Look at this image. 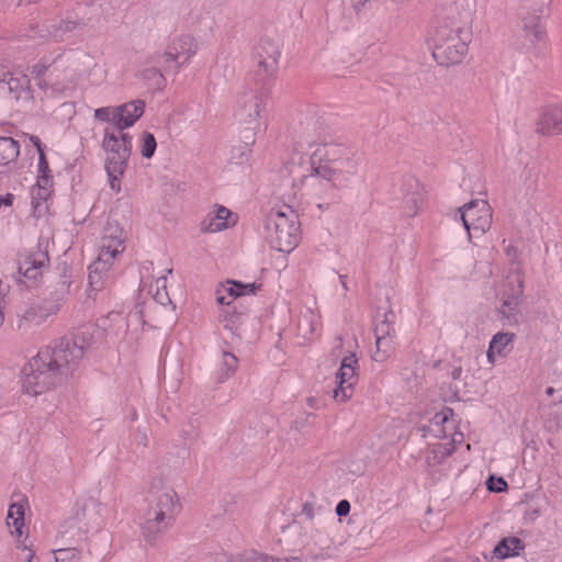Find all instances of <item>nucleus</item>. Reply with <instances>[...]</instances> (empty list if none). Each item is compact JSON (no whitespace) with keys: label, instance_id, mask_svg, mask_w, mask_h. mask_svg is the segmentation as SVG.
Wrapping results in <instances>:
<instances>
[{"label":"nucleus","instance_id":"72a5a7b5","mask_svg":"<svg viewBox=\"0 0 562 562\" xmlns=\"http://www.w3.org/2000/svg\"><path fill=\"white\" fill-rule=\"evenodd\" d=\"M7 525L12 535L22 536V528L24 527V507L21 504H12L8 510Z\"/></svg>","mask_w":562,"mask_h":562},{"label":"nucleus","instance_id":"680f3d73","mask_svg":"<svg viewBox=\"0 0 562 562\" xmlns=\"http://www.w3.org/2000/svg\"><path fill=\"white\" fill-rule=\"evenodd\" d=\"M31 142L34 144V146L37 148V151L40 153V148H42L41 140L37 136L32 135L30 137Z\"/></svg>","mask_w":562,"mask_h":562},{"label":"nucleus","instance_id":"bf43d9fd","mask_svg":"<svg viewBox=\"0 0 562 562\" xmlns=\"http://www.w3.org/2000/svg\"><path fill=\"white\" fill-rule=\"evenodd\" d=\"M461 375H462V368L461 367H456L452 369V371L450 372V376L452 380L457 381V380H460L461 379Z\"/></svg>","mask_w":562,"mask_h":562},{"label":"nucleus","instance_id":"a18cd8bd","mask_svg":"<svg viewBox=\"0 0 562 562\" xmlns=\"http://www.w3.org/2000/svg\"><path fill=\"white\" fill-rule=\"evenodd\" d=\"M233 286L229 288V294L231 295H234V296H239L241 294L245 293V291L247 290L248 292H254L255 290V284L254 283H248V284H243L240 282H232Z\"/></svg>","mask_w":562,"mask_h":562},{"label":"nucleus","instance_id":"39448f33","mask_svg":"<svg viewBox=\"0 0 562 562\" xmlns=\"http://www.w3.org/2000/svg\"><path fill=\"white\" fill-rule=\"evenodd\" d=\"M299 216L293 209L284 205L271 210L266 221V238L279 251L290 252L299 244Z\"/></svg>","mask_w":562,"mask_h":562},{"label":"nucleus","instance_id":"603ef678","mask_svg":"<svg viewBox=\"0 0 562 562\" xmlns=\"http://www.w3.org/2000/svg\"><path fill=\"white\" fill-rule=\"evenodd\" d=\"M350 512V503L346 499L340 501L336 506V514L338 516H347Z\"/></svg>","mask_w":562,"mask_h":562},{"label":"nucleus","instance_id":"6ab92c4d","mask_svg":"<svg viewBox=\"0 0 562 562\" xmlns=\"http://www.w3.org/2000/svg\"><path fill=\"white\" fill-rule=\"evenodd\" d=\"M403 212L408 217L418 214L424 205L425 191L416 179H408L404 184Z\"/></svg>","mask_w":562,"mask_h":562},{"label":"nucleus","instance_id":"20e7f679","mask_svg":"<svg viewBox=\"0 0 562 562\" xmlns=\"http://www.w3.org/2000/svg\"><path fill=\"white\" fill-rule=\"evenodd\" d=\"M124 244V229L117 223L109 222L101 237L98 258L89 266L91 291H100L109 281V271L115 258L125 249Z\"/></svg>","mask_w":562,"mask_h":562},{"label":"nucleus","instance_id":"49530a36","mask_svg":"<svg viewBox=\"0 0 562 562\" xmlns=\"http://www.w3.org/2000/svg\"><path fill=\"white\" fill-rule=\"evenodd\" d=\"M16 548L21 551L22 559L25 562H38L34 550L24 542L18 543Z\"/></svg>","mask_w":562,"mask_h":562},{"label":"nucleus","instance_id":"052dcab7","mask_svg":"<svg viewBox=\"0 0 562 562\" xmlns=\"http://www.w3.org/2000/svg\"><path fill=\"white\" fill-rule=\"evenodd\" d=\"M372 0H351V4L356 10H359L364 5L366 2H371Z\"/></svg>","mask_w":562,"mask_h":562},{"label":"nucleus","instance_id":"a19ab883","mask_svg":"<svg viewBox=\"0 0 562 562\" xmlns=\"http://www.w3.org/2000/svg\"><path fill=\"white\" fill-rule=\"evenodd\" d=\"M56 347L58 349H63L65 352V358L68 360V362L74 366L76 364L79 360L82 359V352L80 351L79 348L77 347H74L71 344H70V340L68 338H64L61 339L57 345Z\"/></svg>","mask_w":562,"mask_h":562},{"label":"nucleus","instance_id":"ddd939ff","mask_svg":"<svg viewBox=\"0 0 562 562\" xmlns=\"http://www.w3.org/2000/svg\"><path fill=\"white\" fill-rule=\"evenodd\" d=\"M252 56L260 74L273 76L277 72L281 50L276 41L268 37L260 38L254 47Z\"/></svg>","mask_w":562,"mask_h":562},{"label":"nucleus","instance_id":"412c9836","mask_svg":"<svg viewBox=\"0 0 562 562\" xmlns=\"http://www.w3.org/2000/svg\"><path fill=\"white\" fill-rule=\"evenodd\" d=\"M509 291L503 294V303L499 312L506 318H510L517 311L519 297L522 295V280L518 274H512L507 278Z\"/></svg>","mask_w":562,"mask_h":562},{"label":"nucleus","instance_id":"7ed1b4c3","mask_svg":"<svg viewBox=\"0 0 562 562\" xmlns=\"http://www.w3.org/2000/svg\"><path fill=\"white\" fill-rule=\"evenodd\" d=\"M471 38L470 25L456 24L454 21L440 22L430 36L434 59L441 66L461 63Z\"/></svg>","mask_w":562,"mask_h":562},{"label":"nucleus","instance_id":"0eeeda50","mask_svg":"<svg viewBox=\"0 0 562 562\" xmlns=\"http://www.w3.org/2000/svg\"><path fill=\"white\" fill-rule=\"evenodd\" d=\"M45 360H48L47 355L40 356L37 353L23 369L22 387L31 396L41 395L56 387L63 381L56 373V368L52 369Z\"/></svg>","mask_w":562,"mask_h":562},{"label":"nucleus","instance_id":"a211bd4d","mask_svg":"<svg viewBox=\"0 0 562 562\" xmlns=\"http://www.w3.org/2000/svg\"><path fill=\"white\" fill-rule=\"evenodd\" d=\"M536 131L540 135L555 136L562 134V104L544 108L536 123Z\"/></svg>","mask_w":562,"mask_h":562},{"label":"nucleus","instance_id":"c03bdc74","mask_svg":"<svg viewBox=\"0 0 562 562\" xmlns=\"http://www.w3.org/2000/svg\"><path fill=\"white\" fill-rule=\"evenodd\" d=\"M117 106L99 108L94 111V117L102 122H111L116 126Z\"/></svg>","mask_w":562,"mask_h":562},{"label":"nucleus","instance_id":"f8f14e48","mask_svg":"<svg viewBox=\"0 0 562 562\" xmlns=\"http://www.w3.org/2000/svg\"><path fill=\"white\" fill-rule=\"evenodd\" d=\"M358 358L355 353L346 356L336 374L337 387L334 390V398L345 403L352 397L353 386L358 380Z\"/></svg>","mask_w":562,"mask_h":562},{"label":"nucleus","instance_id":"ea45409f","mask_svg":"<svg viewBox=\"0 0 562 562\" xmlns=\"http://www.w3.org/2000/svg\"><path fill=\"white\" fill-rule=\"evenodd\" d=\"M27 80L25 77H13L10 76L8 79H4L0 82L1 89H8L9 92L13 93L15 99H19L21 93L24 91L26 87Z\"/></svg>","mask_w":562,"mask_h":562},{"label":"nucleus","instance_id":"5fc2aeb1","mask_svg":"<svg viewBox=\"0 0 562 562\" xmlns=\"http://www.w3.org/2000/svg\"><path fill=\"white\" fill-rule=\"evenodd\" d=\"M14 195L12 193H7L3 196H0V206L5 210H9L13 203Z\"/></svg>","mask_w":562,"mask_h":562},{"label":"nucleus","instance_id":"1a4fd4ad","mask_svg":"<svg viewBox=\"0 0 562 562\" xmlns=\"http://www.w3.org/2000/svg\"><path fill=\"white\" fill-rule=\"evenodd\" d=\"M49 262L48 241L42 240L36 246L25 249L18 257V274L19 281L23 279L35 281L41 278Z\"/></svg>","mask_w":562,"mask_h":562},{"label":"nucleus","instance_id":"864d4df0","mask_svg":"<svg viewBox=\"0 0 562 562\" xmlns=\"http://www.w3.org/2000/svg\"><path fill=\"white\" fill-rule=\"evenodd\" d=\"M448 422V415L445 412L437 413L434 418L431 419V427L436 426L439 427L441 424H445Z\"/></svg>","mask_w":562,"mask_h":562},{"label":"nucleus","instance_id":"f704fd0d","mask_svg":"<svg viewBox=\"0 0 562 562\" xmlns=\"http://www.w3.org/2000/svg\"><path fill=\"white\" fill-rule=\"evenodd\" d=\"M524 549L522 541L517 537H509L503 539L494 549V554L498 558H506L509 555L518 554V551Z\"/></svg>","mask_w":562,"mask_h":562},{"label":"nucleus","instance_id":"2f4dec72","mask_svg":"<svg viewBox=\"0 0 562 562\" xmlns=\"http://www.w3.org/2000/svg\"><path fill=\"white\" fill-rule=\"evenodd\" d=\"M97 329L93 326H85L79 328L71 338H68L70 340V344L74 347H77L82 352V357L85 356L86 351L94 344V333Z\"/></svg>","mask_w":562,"mask_h":562},{"label":"nucleus","instance_id":"f3484780","mask_svg":"<svg viewBox=\"0 0 562 562\" xmlns=\"http://www.w3.org/2000/svg\"><path fill=\"white\" fill-rule=\"evenodd\" d=\"M475 4V0H442L441 5L447 13L443 21H454L456 24L471 26Z\"/></svg>","mask_w":562,"mask_h":562},{"label":"nucleus","instance_id":"7c9ffc66","mask_svg":"<svg viewBox=\"0 0 562 562\" xmlns=\"http://www.w3.org/2000/svg\"><path fill=\"white\" fill-rule=\"evenodd\" d=\"M522 30L531 43H538L544 38L546 32L539 15L527 14L522 18Z\"/></svg>","mask_w":562,"mask_h":562},{"label":"nucleus","instance_id":"338daca9","mask_svg":"<svg viewBox=\"0 0 562 562\" xmlns=\"http://www.w3.org/2000/svg\"><path fill=\"white\" fill-rule=\"evenodd\" d=\"M234 562H250V560H249V558H246V559L236 560Z\"/></svg>","mask_w":562,"mask_h":562},{"label":"nucleus","instance_id":"bb28decb","mask_svg":"<svg viewBox=\"0 0 562 562\" xmlns=\"http://www.w3.org/2000/svg\"><path fill=\"white\" fill-rule=\"evenodd\" d=\"M49 183V177H38L36 186L32 189V206L37 216L47 211L46 201L50 194Z\"/></svg>","mask_w":562,"mask_h":562},{"label":"nucleus","instance_id":"de8ad7c7","mask_svg":"<svg viewBox=\"0 0 562 562\" xmlns=\"http://www.w3.org/2000/svg\"><path fill=\"white\" fill-rule=\"evenodd\" d=\"M38 156H40L38 157V172H40L38 177H49L48 176V172H49L48 162L46 160L43 148H40Z\"/></svg>","mask_w":562,"mask_h":562},{"label":"nucleus","instance_id":"3c124183","mask_svg":"<svg viewBox=\"0 0 562 562\" xmlns=\"http://www.w3.org/2000/svg\"><path fill=\"white\" fill-rule=\"evenodd\" d=\"M507 483L504 481V479L498 477L496 485L493 484V477H490L487 480V488L492 492H503L506 490Z\"/></svg>","mask_w":562,"mask_h":562},{"label":"nucleus","instance_id":"58836bf2","mask_svg":"<svg viewBox=\"0 0 562 562\" xmlns=\"http://www.w3.org/2000/svg\"><path fill=\"white\" fill-rule=\"evenodd\" d=\"M69 284H70V282L66 279H61L60 281H58L55 284L54 290H52L49 292L48 299L45 303L46 304H58V307H59L60 304L67 297Z\"/></svg>","mask_w":562,"mask_h":562},{"label":"nucleus","instance_id":"c9c22d12","mask_svg":"<svg viewBox=\"0 0 562 562\" xmlns=\"http://www.w3.org/2000/svg\"><path fill=\"white\" fill-rule=\"evenodd\" d=\"M237 366V357L228 351H223L218 369V381L224 382L229 379L235 373Z\"/></svg>","mask_w":562,"mask_h":562},{"label":"nucleus","instance_id":"69168bd1","mask_svg":"<svg viewBox=\"0 0 562 562\" xmlns=\"http://www.w3.org/2000/svg\"><path fill=\"white\" fill-rule=\"evenodd\" d=\"M42 562H58V561L55 560L52 554H49Z\"/></svg>","mask_w":562,"mask_h":562},{"label":"nucleus","instance_id":"dca6fc26","mask_svg":"<svg viewBox=\"0 0 562 562\" xmlns=\"http://www.w3.org/2000/svg\"><path fill=\"white\" fill-rule=\"evenodd\" d=\"M173 519L175 517L149 506L142 524L143 537L149 543L155 542L171 526Z\"/></svg>","mask_w":562,"mask_h":562},{"label":"nucleus","instance_id":"473e14b6","mask_svg":"<svg viewBox=\"0 0 562 562\" xmlns=\"http://www.w3.org/2000/svg\"><path fill=\"white\" fill-rule=\"evenodd\" d=\"M20 154L19 143L11 137H0V165L15 162Z\"/></svg>","mask_w":562,"mask_h":562},{"label":"nucleus","instance_id":"e433bc0d","mask_svg":"<svg viewBox=\"0 0 562 562\" xmlns=\"http://www.w3.org/2000/svg\"><path fill=\"white\" fill-rule=\"evenodd\" d=\"M395 349V338H375V351L372 358L376 362H384Z\"/></svg>","mask_w":562,"mask_h":562},{"label":"nucleus","instance_id":"6e6552de","mask_svg":"<svg viewBox=\"0 0 562 562\" xmlns=\"http://www.w3.org/2000/svg\"><path fill=\"white\" fill-rule=\"evenodd\" d=\"M268 95L260 90H248L241 93L237 102L235 117L246 132L255 135L265 124Z\"/></svg>","mask_w":562,"mask_h":562},{"label":"nucleus","instance_id":"c85d7f7f","mask_svg":"<svg viewBox=\"0 0 562 562\" xmlns=\"http://www.w3.org/2000/svg\"><path fill=\"white\" fill-rule=\"evenodd\" d=\"M65 351L63 349H58L56 346L54 348H46L38 352L40 356L47 355L48 360L45 362L52 368L55 369L56 373L63 379V376H67L69 373V369L71 364L65 358Z\"/></svg>","mask_w":562,"mask_h":562},{"label":"nucleus","instance_id":"9d476101","mask_svg":"<svg viewBox=\"0 0 562 562\" xmlns=\"http://www.w3.org/2000/svg\"><path fill=\"white\" fill-rule=\"evenodd\" d=\"M458 212L470 241L473 235L481 236L492 226V207L485 200H473L461 206Z\"/></svg>","mask_w":562,"mask_h":562},{"label":"nucleus","instance_id":"393cba45","mask_svg":"<svg viewBox=\"0 0 562 562\" xmlns=\"http://www.w3.org/2000/svg\"><path fill=\"white\" fill-rule=\"evenodd\" d=\"M81 26L79 21L72 20H59V21H49L45 24V34L41 36L44 38H52L56 42L64 41L65 37L75 32Z\"/></svg>","mask_w":562,"mask_h":562},{"label":"nucleus","instance_id":"aec40b11","mask_svg":"<svg viewBox=\"0 0 562 562\" xmlns=\"http://www.w3.org/2000/svg\"><path fill=\"white\" fill-rule=\"evenodd\" d=\"M85 513L81 515L77 514L75 517H70L65 520L58 530V538L63 543H76L85 539L89 528L88 524L83 520Z\"/></svg>","mask_w":562,"mask_h":562},{"label":"nucleus","instance_id":"774afa93","mask_svg":"<svg viewBox=\"0 0 562 562\" xmlns=\"http://www.w3.org/2000/svg\"><path fill=\"white\" fill-rule=\"evenodd\" d=\"M308 404H310V406H313L314 405V398H312V397L308 398Z\"/></svg>","mask_w":562,"mask_h":562},{"label":"nucleus","instance_id":"e2e57ef3","mask_svg":"<svg viewBox=\"0 0 562 562\" xmlns=\"http://www.w3.org/2000/svg\"><path fill=\"white\" fill-rule=\"evenodd\" d=\"M278 562H304L302 559L300 558H289V559H279Z\"/></svg>","mask_w":562,"mask_h":562},{"label":"nucleus","instance_id":"0e129e2a","mask_svg":"<svg viewBox=\"0 0 562 562\" xmlns=\"http://www.w3.org/2000/svg\"><path fill=\"white\" fill-rule=\"evenodd\" d=\"M554 392H555V390H554V387H552V386H549V387L546 390V394H547L548 396H552V395L554 394Z\"/></svg>","mask_w":562,"mask_h":562},{"label":"nucleus","instance_id":"4468645a","mask_svg":"<svg viewBox=\"0 0 562 562\" xmlns=\"http://www.w3.org/2000/svg\"><path fill=\"white\" fill-rule=\"evenodd\" d=\"M302 516L305 517L306 521L299 522L301 529L304 531L302 533L301 544L303 549L306 551V560L312 561H323L327 559V555L324 551H314L313 546L317 543V538L321 532L314 528L313 519H314V507L312 504L306 503L302 508Z\"/></svg>","mask_w":562,"mask_h":562},{"label":"nucleus","instance_id":"5701e85b","mask_svg":"<svg viewBox=\"0 0 562 562\" xmlns=\"http://www.w3.org/2000/svg\"><path fill=\"white\" fill-rule=\"evenodd\" d=\"M150 507L175 517L179 508V499L171 487H164L153 495Z\"/></svg>","mask_w":562,"mask_h":562},{"label":"nucleus","instance_id":"79ce46f5","mask_svg":"<svg viewBox=\"0 0 562 562\" xmlns=\"http://www.w3.org/2000/svg\"><path fill=\"white\" fill-rule=\"evenodd\" d=\"M50 554L58 562H75L79 559V551L75 547L54 549Z\"/></svg>","mask_w":562,"mask_h":562},{"label":"nucleus","instance_id":"2eb2a0df","mask_svg":"<svg viewBox=\"0 0 562 562\" xmlns=\"http://www.w3.org/2000/svg\"><path fill=\"white\" fill-rule=\"evenodd\" d=\"M183 21L199 34H212L216 27L213 12L204 4L194 3L183 15Z\"/></svg>","mask_w":562,"mask_h":562},{"label":"nucleus","instance_id":"4be33fe9","mask_svg":"<svg viewBox=\"0 0 562 562\" xmlns=\"http://www.w3.org/2000/svg\"><path fill=\"white\" fill-rule=\"evenodd\" d=\"M145 103L142 100H135L117 106L116 127L119 132L128 128L143 115Z\"/></svg>","mask_w":562,"mask_h":562},{"label":"nucleus","instance_id":"9b49d317","mask_svg":"<svg viewBox=\"0 0 562 562\" xmlns=\"http://www.w3.org/2000/svg\"><path fill=\"white\" fill-rule=\"evenodd\" d=\"M199 50L196 38L189 33H182L168 43L165 52L160 56L166 65H176L180 68L187 65Z\"/></svg>","mask_w":562,"mask_h":562},{"label":"nucleus","instance_id":"a878e982","mask_svg":"<svg viewBox=\"0 0 562 562\" xmlns=\"http://www.w3.org/2000/svg\"><path fill=\"white\" fill-rule=\"evenodd\" d=\"M58 304H37L32 305L26 308L23 314L20 327L31 326V325H40L42 324L49 315L57 313Z\"/></svg>","mask_w":562,"mask_h":562},{"label":"nucleus","instance_id":"423d86ee","mask_svg":"<svg viewBox=\"0 0 562 562\" xmlns=\"http://www.w3.org/2000/svg\"><path fill=\"white\" fill-rule=\"evenodd\" d=\"M105 170L112 190L120 191V178L124 175L132 151V138L126 133L105 130L103 138Z\"/></svg>","mask_w":562,"mask_h":562},{"label":"nucleus","instance_id":"f03ea898","mask_svg":"<svg viewBox=\"0 0 562 562\" xmlns=\"http://www.w3.org/2000/svg\"><path fill=\"white\" fill-rule=\"evenodd\" d=\"M83 54L76 49H64L55 57H44L32 67L41 89L64 92L69 89L81 65Z\"/></svg>","mask_w":562,"mask_h":562},{"label":"nucleus","instance_id":"cd10ccee","mask_svg":"<svg viewBox=\"0 0 562 562\" xmlns=\"http://www.w3.org/2000/svg\"><path fill=\"white\" fill-rule=\"evenodd\" d=\"M232 212L225 206H218L214 213H210L202 222V231L205 233H216L226 229L229 226Z\"/></svg>","mask_w":562,"mask_h":562},{"label":"nucleus","instance_id":"4d7b16f0","mask_svg":"<svg viewBox=\"0 0 562 562\" xmlns=\"http://www.w3.org/2000/svg\"><path fill=\"white\" fill-rule=\"evenodd\" d=\"M505 254L507 257H509L512 260H515L518 256V250L515 246L508 245L505 247Z\"/></svg>","mask_w":562,"mask_h":562},{"label":"nucleus","instance_id":"b1692460","mask_svg":"<svg viewBox=\"0 0 562 562\" xmlns=\"http://www.w3.org/2000/svg\"><path fill=\"white\" fill-rule=\"evenodd\" d=\"M514 338L515 334L505 331H499L493 336L486 352L487 360L491 364L496 362L497 357L504 358L507 356L510 350L509 346L514 341Z\"/></svg>","mask_w":562,"mask_h":562},{"label":"nucleus","instance_id":"f257e3e1","mask_svg":"<svg viewBox=\"0 0 562 562\" xmlns=\"http://www.w3.org/2000/svg\"><path fill=\"white\" fill-rule=\"evenodd\" d=\"M322 126H319V130ZM319 146L311 157V170L304 182L313 187L319 198H329L356 172L351 148L344 142L329 140L318 128Z\"/></svg>","mask_w":562,"mask_h":562},{"label":"nucleus","instance_id":"6e6d98bb","mask_svg":"<svg viewBox=\"0 0 562 562\" xmlns=\"http://www.w3.org/2000/svg\"><path fill=\"white\" fill-rule=\"evenodd\" d=\"M250 562H278L279 559L268 555H255L249 557Z\"/></svg>","mask_w":562,"mask_h":562},{"label":"nucleus","instance_id":"37998d69","mask_svg":"<svg viewBox=\"0 0 562 562\" xmlns=\"http://www.w3.org/2000/svg\"><path fill=\"white\" fill-rule=\"evenodd\" d=\"M157 147V143L155 139V136L149 133L145 132L143 134V143L140 147V154L144 158H151Z\"/></svg>","mask_w":562,"mask_h":562},{"label":"nucleus","instance_id":"c756f323","mask_svg":"<svg viewBox=\"0 0 562 562\" xmlns=\"http://www.w3.org/2000/svg\"><path fill=\"white\" fill-rule=\"evenodd\" d=\"M458 437L461 438L462 435L458 434ZM460 441L461 439H457L454 437L451 441L435 445L426 457V463L429 467H436L440 464L446 458L452 454V452L456 450V443Z\"/></svg>","mask_w":562,"mask_h":562},{"label":"nucleus","instance_id":"13d9d810","mask_svg":"<svg viewBox=\"0 0 562 562\" xmlns=\"http://www.w3.org/2000/svg\"><path fill=\"white\" fill-rule=\"evenodd\" d=\"M156 289L167 290V277L161 276L155 281Z\"/></svg>","mask_w":562,"mask_h":562},{"label":"nucleus","instance_id":"09e8293b","mask_svg":"<svg viewBox=\"0 0 562 562\" xmlns=\"http://www.w3.org/2000/svg\"><path fill=\"white\" fill-rule=\"evenodd\" d=\"M311 188H312V191H313L314 196L319 201V202L317 203V207H318L319 210H328V209H329V206L331 205V201H333V200H334V198H335V191H336L337 189H334V190H333V194H331V196H329V198H319V196L316 194L315 189H314L313 187H311Z\"/></svg>","mask_w":562,"mask_h":562},{"label":"nucleus","instance_id":"8fccbe9b","mask_svg":"<svg viewBox=\"0 0 562 562\" xmlns=\"http://www.w3.org/2000/svg\"><path fill=\"white\" fill-rule=\"evenodd\" d=\"M154 299L162 306L171 304V300L169 297L167 290L156 289Z\"/></svg>","mask_w":562,"mask_h":562},{"label":"nucleus","instance_id":"4c0bfd02","mask_svg":"<svg viewBox=\"0 0 562 562\" xmlns=\"http://www.w3.org/2000/svg\"><path fill=\"white\" fill-rule=\"evenodd\" d=\"M394 314L392 312L384 315V319L375 326V338H395L396 330L394 327Z\"/></svg>","mask_w":562,"mask_h":562}]
</instances>
